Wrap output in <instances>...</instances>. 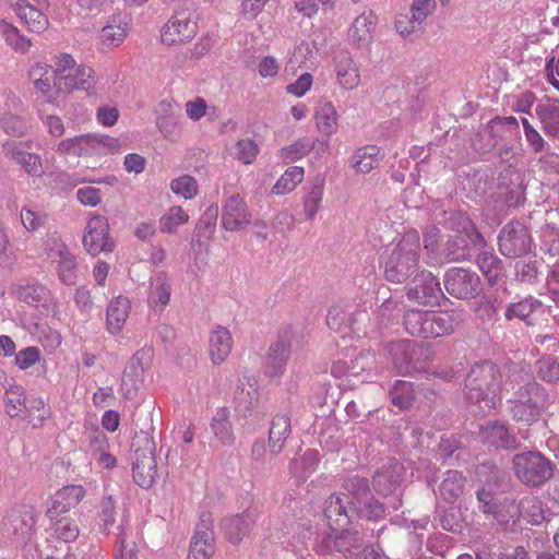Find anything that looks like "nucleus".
<instances>
[{"mask_svg":"<svg viewBox=\"0 0 559 559\" xmlns=\"http://www.w3.org/2000/svg\"><path fill=\"white\" fill-rule=\"evenodd\" d=\"M374 360V356L371 353H361L350 361L346 377L350 380L352 378H358L361 372L370 373L373 370Z\"/></svg>","mask_w":559,"mask_h":559,"instance_id":"obj_55","label":"nucleus"},{"mask_svg":"<svg viewBox=\"0 0 559 559\" xmlns=\"http://www.w3.org/2000/svg\"><path fill=\"white\" fill-rule=\"evenodd\" d=\"M130 301L128 298L119 296L111 300L107 308V325L111 334L119 333L129 316Z\"/></svg>","mask_w":559,"mask_h":559,"instance_id":"obj_38","label":"nucleus"},{"mask_svg":"<svg viewBox=\"0 0 559 559\" xmlns=\"http://www.w3.org/2000/svg\"><path fill=\"white\" fill-rule=\"evenodd\" d=\"M544 133L554 140H559V102L545 99L537 103L534 108Z\"/></svg>","mask_w":559,"mask_h":559,"instance_id":"obj_26","label":"nucleus"},{"mask_svg":"<svg viewBox=\"0 0 559 559\" xmlns=\"http://www.w3.org/2000/svg\"><path fill=\"white\" fill-rule=\"evenodd\" d=\"M370 321V314L366 309H357L348 316L347 325L357 336L368 335Z\"/></svg>","mask_w":559,"mask_h":559,"instance_id":"obj_57","label":"nucleus"},{"mask_svg":"<svg viewBox=\"0 0 559 559\" xmlns=\"http://www.w3.org/2000/svg\"><path fill=\"white\" fill-rule=\"evenodd\" d=\"M40 358V352L35 346H28L22 350H20L15 355V364L16 366L22 369L26 370L37 364Z\"/></svg>","mask_w":559,"mask_h":559,"instance_id":"obj_63","label":"nucleus"},{"mask_svg":"<svg viewBox=\"0 0 559 559\" xmlns=\"http://www.w3.org/2000/svg\"><path fill=\"white\" fill-rule=\"evenodd\" d=\"M436 221L439 224H445L450 228L455 230H467V227L471 226V221L468 217L462 212H450L440 211L433 214Z\"/></svg>","mask_w":559,"mask_h":559,"instance_id":"obj_54","label":"nucleus"},{"mask_svg":"<svg viewBox=\"0 0 559 559\" xmlns=\"http://www.w3.org/2000/svg\"><path fill=\"white\" fill-rule=\"evenodd\" d=\"M58 151L78 157L98 154L97 135L85 134L63 140L59 143Z\"/></svg>","mask_w":559,"mask_h":559,"instance_id":"obj_30","label":"nucleus"},{"mask_svg":"<svg viewBox=\"0 0 559 559\" xmlns=\"http://www.w3.org/2000/svg\"><path fill=\"white\" fill-rule=\"evenodd\" d=\"M198 25L189 9L177 11L162 28V40L166 45H177L192 39Z\"/></svg>","mask_w":559,"mask_h":559,"instance_id":"obj_13","label":"nucleus"},{"mask_svg":"<svg viewBox=\"0 0 559 559\" xmlns=\"http://www.w3.org/2000/svg\"><path fill=\"white\" fill-rule=\"evenodd\" d=\"M252 223V214L246 201L238 194L226 199L222 210L221 224L228 231H240Z\"/></svg>","mask_w":559,"mask_h":559,"instance_id":"obj_15","label":"nucleus"},{"mask_svg":"<svg viewBox=\"0 0 559 559\" xmlns=\"http://www.w3.org/2000/svg\"><path fill=\"white\" fill-rule=\"evenodd\" d=\"M20 221L27 231L34 233L45 226L47 222V215L45 213L35 212L31 209L23 207L20 212Z\"/></svg>","mask_w":559,"mask_h":559,"instance_id":"obj_58","label":"nucleus"},{"mask_svg":"<svg viewBox=\"0 0 559 559\" xmlns=\"http://www.w3.org/2000/svg\"><path fill=\"white\" fill-rule=\"evenodd\" d=\"M126 28L121 25H106L103 27L100 38L108 46H118L126 38Z\"/></svg>","mask_w":559,"mask_h":559,"instance_id":"obj_64","label":"nucleus"},{"mask_svg":"<svg viewBox=\"0 0 559 559\" xmlns=\"http://www.w3.org/2000/svg\"><path fill=\"white\" fill-rule=\"evenodd\" d=\"M519 121L515 117H495L488 122L484 133L479 134L480 136L487 134L491 139V142L488 143L485 147H480V150H493L500 157H502L504 154L507 155L511 150V145L509 144L508 139L513 133H519Z\"/></svg>","mask_w":559,"mask_h":559,"instance_id":"obj_11","label":"nucleus"},{"mask_svg":"<svg viewBox=\"0 0 559 559\" xmlns=\"http://www.w3.org/2000/svg\"><path fill=\"white\" fill-rule=\"evenodd\" d=\"M390 397L393 405L401 409L407 408L414 401L413 384L408 381L396 380L390 390Z\"/></svg>","mask_w":559,"mask_h":559,"instance_id":"obj_47","label":"nucleus"},{"mask_svg":"<svg viewBox=\"0 0 559 559\" xmlns=\"http://www.w3.org/2000/svg\"><path fill=\"white\" fill-rule=\"evenodd\" d=\"M133 479L142 488H150L157 475L156 457L152 451L135 450L132 466Z\"/></svg>","mask_w":559,"mask_h":559,"instance_id":"obj_21","label":"nucleus"},{"mask_svg":"<svg viewBox=\"0 0 559 559\" xmlns=\"http://www.w3.org/2000/svg\"><path fill=\"white\" fill-rule=\"evenodd\" d=\"M501 390V373L490 361L475 364L465 379V399L475 415H486L496 407Z\"/></svg>","mask_w":559,"mask_h":559,"instance_id":"obj_3","label":"nucleus"},{"mask_svg":"<svg viewBox=\"0 0 559 559\" xmlns=\"http://www.w3.org/2000/svg\"><path fill=\"white\" fill-rule=\"evenodd\" d=\"M233 336L228 329L222 325L215 326L209 336V354L214 365H221L230 354Z\"/></svg>","mask_w":559,"mask_h":559,"instance_id":"obj_29","label":"nucleus"},{"mask_svg":"<svg viewBox=\"0 0 559 559\" xmlns=\"http://www.w3.org/2000/svg\"><path fill=\"white\" fill-rule=\"evenodd\" d=\"M477 265L490 283H493L501 275L502 262L491 252L484 251L479 253Z\"/></svg>","mask_w":559,"mask_h":559,"instance_id":"obj_48","label":"nucleus"},{"mask_svg":"<svg viewBox=\"0 0 559 559\" xmlns=\"http://www.w3.org/2000/svg\"><path fill=\"white\" fill-rule=\"evenodd\" d=\"M258 519L255 510H246L241 514L226 516L221 522L225 538L233 545L240 544L254 526Z\"/></svg>","mask_w":559,"mask_h":559,"instance_id":"obj_18","label":"nucleus"},{"mask_svg":"<svg viewBox=\"0 0 559 559\" xmlns=\"http://www.w3.org/2000/svg\"><path fill=\"white\" fill-rule=\"evenodd\" d=\"M512 462L519 479L528 486H539L554 474L551 462L537 452L519 453Z\"/></svg>","mask_w":559,"mask_h":559,"instance_id":"obj_7","label":"nucleus"},{"mask_svg":"<svg viewBox=\"0 0 559 559\" xmlns=\"http://www.w3.org/2000/svg\"><path fill=\"white\" fill-rule=\"evenodd\" d=\"M314 118L317 128L322 134L330 136L337 130V114L330 100L325 98L318 100Z\"/></svg>","mask_w":559,"mask_h":559,"instance_id":"obj_36","label":"nucleus"},{"mask_svg":"<svg viewBox=\"0 0 559 559\" xmlns=\"http://www.w3.org/2000/svg\"><path fill=\"white\" fill-rule=\"evenodd\" d=\"M296 338L297 330L294 326L286 325L281 329L276 341L270 345L266 352L264 373L267 377L273 378L283 374Z\"/></svg>","mask_w":559,"mask_h":559,"instance_id":"obj_9","label":"nucleus"},{"mask_svg":"<svg viewBox=\"0 0 559 559\" xmlns=\"http://www.w3.org/2000/svg\"><path fill=\"white\" fill-rule=\"evenodd\" d=\"M216 549L210 516H203L190 542L188 559H211Z\"/></svg>","mask_w":559,"mask_h":559,"instance_id":"obj_19","label":"nucleus"},{"mask_svg":"<svg viewBox=\"0 0 559 559\" xmlns=\"http://www.w3.org/2000/svg\"><path fill=\"white\" fill-rule=\"evenodd\" d=\"M465 477L457 471H447L443 473L442 480L439 485L438 492L442 500L447 503H454L464 493Z\"/></svg>","mask_w":559,"mask_h":559,"instance_id":"obj_31","label":"nucleus"},{"mask_svg":"<svg viewBox=\"0 0 559 559\" xmlns=\"http://www.w3.org/2000/svg\"><path fill=\"white\" fill-rule=\"evenodd\" d=\"M80 534L79 525L75 520L62 518L53 524V535L64 543L74 542Z\"/></svg>","mask_w":559,"mask_h":559,"instance_id":"obj_51","label":"nucleus"},{"mask_svg":"<svg viewBox=\"0 0 559 559\" xmlns=\"http://www.w3.org/2000/svg\"><path fill=\"white\" fill-rule=\"evenodd\" d=\"M83 247L93 257L114 251L115 242L109 236V224L106 217L95 215L90 218L83 235Z\"/></svg>","mask_w":559,"mask_h":559,"instance_id":"obj_12","label":"nucleus"},{"mask_svg":"<svg viewBox=\"0 0 559 559\" xmlns=\"http://www.w3.org/2000/svg\"><path fill=\"white\" fill-rule=\"evenodd\" d=\"M35 525V520L28 510H13L2 523V533L7 537L16 539L20 543H25Z\"/></svg>","mask_w":559,"mask_h":559,"instance_id":"obj_20","label":"nucleus"},{"mask_svg":"<svg viewBox=\"0 0 559 559\" xmlns=\"http://www.w3.org/2000/svg\"><path fill=\"white\" fill-rule=\"evenodd\" d=\"M13 10L24 21L28 29L34 33H41L48 27V19L44 14V7L31 4L29 0H10Z\"/></svg>","mask_w":559,"mask_h":559,"instance_id":"obj_24","label":"nucleus"},{"mask_svg":"<svg viewBox=\"0 0 559 559\" xmlns=\"http://www.w3.org/2000/svg\"><path fill=\"white\" fill-rule=\"evenodd\" d=\"M389 353L394 368L401 374H413L424 371L426 364L431 360L433 355L428 345L417 344L408 340L391 343Z\"/></svg>","mask_w":559,"mask_h":559,"instance_id":"obj_6","label":"nucleus"},{"mask_svg":"<svg viewBox=\"0 0 559 559\" xmlns=\"http://www.w3.org/2000/svg\"><path fill=\"white\" fill-rule=\"evenodd\" d=\"M543 308L540 300L530 296L521 301L511 304L506 310V317L511 319H520L527 321L536 312H539Z\"/></svg>","mask_w":559,"mask_h":559,"instance_id":"obj_41","label":"nucleus"},{"mask_svg":"<svg viewBox=\"0 0 559 559\" xmlns=\"http://www.w3.org/2000/svg\"><path fill=\"white\" fill-rule=\"evenodd\" d=\"M85 490L82 486H67L59 490L53 499L52 508L48 510V515L53 520L55 513L67 512L75 507L84 498Z\"/></svg>","mask_w":559,"mask_h":559,"instance_id":"obj_35","label":"nucleus"},{"mask_svg":"<svg viewBox=\"0 0 559 559\" xmlns=\"http://www.w3.org/2000/svg\"><path fill=\"white\" fill-rule=\"evenodd\" d=\"M312 148V143L309 139H300L295 143L282 148L281 157L284 162L290 163L305 156Z\"/></svg>","mask_w":559,"mask_h":559,"instance_id":"obj_59","label":"nucleus"},{"mask_svg":"<svg viewBox=\"0 0 559 559\" xmlns=\"http://www.w3.org/2000/svg\"><path fill=\"white\" fill-rule=\"evenodd\" d=\"M290 433V418L286 415H277L271 423L269 432L270 449L273 454L281 452Z\"/></svg>","mask_w":559,"mask_h":559,"instance_id":"obj_40","label":"nucleus"},{"mask_svg":"<svg viewBox=\"0 0 559 559\" xmlns=\"http://www.w3.org/2000/svg\"><path fill=\"white\" fill-rule=\"evenodd\" d=\"M152 349L138 350L130 359L124 369L122 378V390L127 397H132L139 389V384L144 380V373L150 368L152 362Z\"/></svg>","mask_w":559,"mask_h":559,"instance_id":"obj_16","label":"nucleus"},{"mask_svg":"<svg viewBox=\"0 0 559 559\" xmlns=\"http://www.w3.org/2000/svg\"><path fill=\"white\" fill-rule=\"evenodd\" d=\"M456 324L454 314L449 311L408 310L404 316L406 331L423 338L439 337L451 333Z\"/></svg>","mask_w":559,"mask_h":559,"instance_id":"obj_5","label":"nucleus"},{"mask_svg":"<svg viewBox=\"0 0 559 559\" xmlns=\"http://www.w3.org/2000/svg\"><path fill=\"white\" fill-rule=\"evenodd\" d=\"M407 297L423 306H439L444 299L438 278L428 271H421L413 278L407 290Z\"/></svg>","mask_w":559,"mask_h":559,"instance_id":"obj_14","label":"nucleus"},{"mask_svg":"<svg viewBox=\"0 0 559 559\" xmlns=\"http://www.w3.org/2000/svg\"><path fill=\"white\" fill-rule=\"evenodd\" d=\"M55 266L58 278L64 285H74L78 278V262L76 257L71 253L66 255L62 260L52 264Z\"/></svg>","mask_w":559,"mask_h":559,"instance_id":"obj_50","label":"nucleus"},{"mask_svg":"<svg viewBox=\"0 0 559 559\" xmlns=\"http://www.w3.org/2000/svg\"><path fill=\"white\" fill-rule=\"evenodd\" d=\"M443 284L449 295L461 300L474 299L483 292L480 277L463 267L449 269L444 274Z\"/></svg>","mask_w":559,"mask_h":559,"instance_id":"obj_10","label":"nucleus"},{"mask_svg":"<svg viewBox=\"0 0 559 559\" xmlns=\"http://www.w3.org/2000/svg\"><path fill=\"white\" fill-rule=\"evenodd\" d=\"M378 17L373 11H364L352 23L348 37L357 48H367L373 38Z\"/></svg>","mask_w":559,"mask_h":559,"instance_id":"obj_22","label":"nucleus"},{"mask_svg":"<svg viewBox=\"0 0 559 559\" xmlns=\"http://www.w3.org/2000/svg\"><path fill=\"white\" fill-rule=\"evenodd\" d=\"M444 255L449 261L453 262L466 260L469 253L465 239L461 236L449 239L444 247Z\"/></svg>","mask_w":559,"mask_h":559,"instance_id":"obj_56","label":"nucleus"},{"mask_svg":"<svg viewBox=\"0 0 559 559\" xmlns=\"http://www.w3.org/2000/svg\"><path fill=\"white\" fill-rule=\"evenodd\" d=\"M506 389L511 391L508 399L510 415L514 421L524 426L537 423L550 405L546 389L516 369L510 374Z\"/></svg>","mask_w":559,"mask_h":559,"instance_id":"obj_2","label":"nucleus"},{"mask_svg":"<svg viewBox=\"0 0 559 559\" xmlns=\"http://www.w3.org/2000/svg\"><path fill=\"white\" fill-rule=\"evenodd\" d=\"M479 438L483 443L495 447L496 449H514L516 447L515 437L509 431L508 427L499 421H488L479 429Z\"/></svg>","mask_w":559,"mask_h":559,"instance_id":"obj_25","label":"nucleus"},{"mask_svg":"<svg viewBox=\"0 0 559 559\" xmlns=\"http://www.w3.org/2000/svg\"><path fill=\"white\" fill-rule=\"evenodd\" d=\"M323 512L331 533L317 543V551H346L362 545L359 534L348 530L349 524L356 519L383 518L385 504L373 497L366 478L353 476L345 480L344 491L325 500Z\"/></svg>","mask_w":559,"mask_h":559,"instance_id":"obj_1","label":"nucleus"},{"mask_svg":"<svg viewBox=\"0 0 559 559\" xmlns=\"http://www.w3.org/2000/svg\"><path fill=\"white\" fill-rule=\"evenodd\" d=\"M171 283L166 274H157L151 282L148 304L154 309L163 310L170 300Z\"/></svg>","mask_w":559,"mask_h":559,"instance_id":"obj_39","label":"nucleus"},{"mask_svg":"<svg viewBox=\"0 0 559 559\" xmlns=\"http://www.w3.org/2000/svg\"><path fill=\"white\" fill-rule=\"evenodd\" d=\"M171 191L185 200L194 198L199 192V185L194 177H176L170 183Z\"/></svg>","mask_w":559,"mask_h":559,"instance_id":"obj_53","label":"nucleus"},{"mask_svg":"<svg viewBox=\"0 0 559 559\" xmlns=\"http://www.w3.org/2000/svg\"><path fill=\"white\" fill-rule=\"evenodd\" d=\"M211 430L222 445L230 447L235 443L236 437L227 408L222 407L215 412L211 420Z\"/></svg>","mask_w":559,"mask_h":559,"instance_id":"obj_37","label":"nucleus"},{"mask_svg":"<svg viewBox=\"0 0 559 559\" xmlns=\"http://www.w3.org/2000/svg\"><path fill=\"white\" fill-rule=\"evenodd\" d=\"M403 465L392 460L373 476V487L382 496L393 493L400 486L403 478Z\"/></svg>","mask_w":559,"mask_h":559,"instance_id":"obj_27","label":"nucleus"},{"mask_svg":"<svg viewBox=\"0 0 559 559\" xmlns=\"http://www.w3.org/2000/svg\"><path fill=\"white\" fill-rule=\"evenodd\" d=\"M17 297L25 304L35 307L41 313L56 312V302L49 289L40 284L25 285L17 289Z\"/></svg>","mask_w":559,"mask_h":559,"instance_id":"obj_23","label":"nucleus"},{"mask_svg":"<svg viewBox=\"0 0 559 559\" xmlns=\"http://www.w3.org/2000/svg\"><path fill=\"white\" fill-rule=\"evenodd\" d=\"M29 79L37 91L47 95L51 91V83L55 84V71L50 66L36 64L29 70Z\"/></svg>","mask_w":559,"mask_h":559,"instance_id":"obj_45","label":"nucleus"},{"mask_svg":"<svg viewBox=\"0 0 559 559\" xmlns=\"http://www.w3.org/2000/svg\"><path fill=\"white\" fill-rule=\"evenodd\" d=\"M420 237L418 231L409 230L394 246L384 263L388 281L403 283L418 270Z\"/></svg>","mask_w":559,"mask_h":559,"instance_id":"obj_4","label":"nucleus"},{"mask_svg":"<svg viewBox=\"0 0 559 559\" xmlns=\"http://www.w3.org/2000/svg\"><path fill=\"white\" fill-rule=\"evenodd\" d=\"M520 516L532 525L540 524L544 516L543 503L538 497L528 496L519 503Z\"/></svg>","mask_w":559,"mask_h":559,"instance_id":"obj_43","label":"nucleus"},{"mask_svg":"<svg viewBox=\"0 0 559 559\" xmlns=\"http://www.w3.org/2000/svg\"><path fill=\"white\" fill-rule=\"evenodd\" d=\"M525 139L534 153H542L546 150V141L542 134L531 124L527 118H522Z\"/></svg>","mask_w":559,"mask_h":559,"instance_id":"obj_61","label":"nucleus"},{"mask_svg":"<svg viewBox=\"0 0 559 559\" xmlns=\"http://www.w3.org/2000/svg\"><path fill=\"white\" fill-rule=\"evenodd\" d=\"M116 501L112 496H104L99 504V526L102 532L108 533L116 523Z\"/></svg>","mask_w":559,"mask_h":559,"instance_id":"obj_52","label":"nucleus"},{"mask_svg":"<svg viewBox=\"0 0 559 559\" xmlns=\"http://www.w3.org/2000/svg\"><path fill=\"white\" fill-rule=\"evenodd\" d=\"M189 215L181 206H171L159 218V229L163 234H175L179 226L188 223Z\"/></svg>","mask_w":559,"mask_h":559,"instance_id":"obj_46","label":"nucleus"},{"mask_svg":"<svg viewBox=\"0 0 559 559\" xmlns=\"http://www.w3.org/2000/svg\"><path fill=\"white\" fill-rule=\"evenodd\" d=\"M0 33L3 35L8 45L14 50L26 52L31 47V40L20 34V31L12 24L0 21Z\"/></svg>","mask_w":559,"mask_h":559,"instance_id":"obj_49","label":"nucleus"},{"mask_svg":"<svg viewBox=\"0 0 559 559\" xmlns=\"http://www.w3.org/2000/svg\"><path fill=\"white\" fill-rule=\"evenodd\" d=\"M336 78L338 84L345 90H355L360 84V73L357 63L348 52L340 56L336 62Z\"/></svg>","mask_w":559,"mask_h":559,"instance_id":"obj_32","label":"nucleus"},{"mask_svg":"<svg viewBox=\"0 0 559 559\" xmlns=\"http://www.w3.org/2000/svg\"><path fill=\"white\" fill-rule=\"evenodd\" d=\"M258 153V144L250 139H241L236 143L235 157L243 164H251Z\"/></svg>","mask_w":559,"mask_h":559,"instance_id":"obj_60","label":"nucleus"},{"mask_svg":"<svg viewBox=\"0 0 559 559\" xmlns=\"http://www.w3.org/2000/svg\"><path fill=\"white\" fill-rule=\"evenodd\" d=\"M383 154L376 145H366L357 148L349 158V167L358 174H368L372 170L381 171Z\"/></svg>","mask_w":559,"mask_h":559,"instance_id":"obj_28","label":"nucleus"},{"mask_svg":"<svg viewBox=\"0 0 559 559\" xmlns=\"http://www.w3.org/2000/svg\"><path fill=\"white\" fill-rule=\"evenodd\" d=\"M96 83L94 70L84 64L76 67L73 72L58 74L55 79V87L62 93H71L74 90L93 93Z\"/></svg>","mask_w":559,"mask_h":559,"instance_id":"obj_17","label":"nucleus"},{"mask_svg":"<svg viewBox=\"0 0 559 559\" xmlns=\"http://www.w3.org/2000/svg\"><path fill=\"white\" fill-rule=\"evenodd\" d=\"M25 147L26 143L10 142L3 146V152L8 158L21 164L26 173H36L41 166L40 157L36 154L25 152Z\"/></svg>","mask_w":559,"mask_h":559,"instance_id":"obj_34","label":"nucleus"},{"mask_svg":"<svg viewBox=\"0 0 559 559\" xmlns=\"http://www.w3.org/2000/svg\"><path fill=\"white\" fill-rule=\"evenodd\" d=\"M305 190L304 215L307 221H312L319 212L322 202L324 179L322 177H313L306 183Z\"/></svg>","mask_w":559,"mask_h":559,"instance_id":"obj_33","label":"nucleus"},{"mask_svg":"<svg viewBox=\"0 0 559 559\" xmlns=\"http://www.w3.org/2000/svg\"><path fill=\"white\" fill-rule=\"evenodd\" d=\"M498 245L502 255L516 259L532 251L533 238L528 228L515 221L502 227L498 236Z\"/></svg>","mask_w":559,"mask_h":559,"instance_id":"obj_8","label":"nucleus"},{"mask_svg":"<svg viewBox=\"0 0 559 559\" xmlns=\"http://www.w3.org/2000/svg\"><path fill=\"white\" fill-rule=\"evenodd\" d=\"M437 8L436 0H413L411 12L417 24H421Z\"/></svg>","mask_w":559,"mask_h":559,"instance_id":"obj_62","label":"nucleus"},{"mask_svg":"<svg viewBox=\"0 0 559 559\" xmlns=\"http://www.w3.org/2000/svg\"><path fill=\"white\" fill-rule=\"evenodd\" d=\"M4 409L10 417H16L26 409L24 389L15 383H10L5 389Z\"/></svg>","mask_w":559,"mask_h":559,"instance_id":"obj_42","label":"nucleus"},{"mask_svg":"<svg viewBox=\"0 0 559 559\" xmlns=\"http://www.w3.org/2000/svg\"><path fill=\"white\" fill-rule=\"evenodd\" d=\"M44 253L46 255V261L50 264H55L66 258V255H70L72 252L58 233H51L47 235L44 242Z\"/></svg>","mask_w":559,"mask_h":559,"instance_id":"obj_44","label":"nucleus"}]
</instances>
